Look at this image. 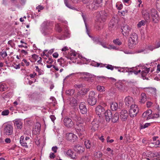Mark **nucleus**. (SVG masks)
Masks as SVG:
<instances>
[{
  "label": "nucleus",
  "mask_w": 160,
  "mask_h": 160,
  "mask_svg": "<svg viewBox=\"0 0 160 160\" xmlns=\"http://www.w3.org/2000/svg\"><path fill=\"white\" fill-rule=\"evenodd\" d=\"M142 13L144 19L147 22L150 20L151 16L154 22L157 23L159 21L158 15L157 10L154 9L143 10Z\"/></svg>",
  "instance_id": "1"
},
{
  "label": "nucleus",
  "mask_w": 160,
  "mask_h": 160,
  "mask_svg": "<svg viewBox=\"0 0 160 160\" xmlns=\"http://www.w3.org/2000/svg\"><path fill=\"white\" fill-rule=\"evenodd\" d=\"M72 118L73 120L77 122L75 127L76 131L79 136L84 135L85 133V128L82 123L83 122L81 117L75 114Z\"/></svg>",
  "instance_id": "2"
},
{
  "label": "nucleus",
  "mask_w": 160,
  "mask_h": 160,
  "mask_svg": "<svg viewBox=\"0 0 160 160\" xmlns=\"http://www.w3.org/2000/svg\"><path fill=\"white\" fill-rule=\"evenodd\" d=\"M138 38V35L136 33L134 32L132 33L128 41V45L129 48H132L135 46Z\"/></svg>",
  "instance_id": "3"
},
{
  "label": "nucleus",
  "mask_w": 160,
  "mask_h": 160,
  "mask_svg": "<svg viewBox=\"0 0 160 160\" xmlns=\"http://www.w3.org/2000/svg\"><path fill=\"white\" fill-rule=\"evenodd\" d=\"M139 108L135 104H132L130 106V109L129 115L132 118L136 116L139 111Z\"/></svg>",
  "instance_id": "4"
},
{
  "label": "nucleus",
  "mask_w": 160,
  "mask_h": 160,
  "mask_svg": "<svg viewBox=\"0 0 160 160\" xmlns=\"http://www.w3.org/2000/svg\"><path fill=\"white\" fill-rule=\"evenodd\" d=\"M95 93L93 91H90L89 92V97L88 99V104L91 105H94L97 102V100L94 96Z\"/></svg>",
  "instance_id": "5"
},
{
  "label": "nucleus",
  "mask_w": 160,
  "mask_h": 160,
  "mask_svg": "<svg viewBox=\"0 0 160 160\" xmlns=\"http://www.w3.org/2000/svg\"><path fill=\"white\" fill-rule=\"evenodd\" d=\"M4 131L6 135H10L13 133V128L12 126L10 124H8L5 126Z\"/></svg>",
  "instance_id": "6"
},
{
  "label": "nucleus",
  "mask_w": 160,
  "mask_h": 160,
  "mask_svg": "<svg viewBox=\"0 0 160 160\" xmlns=\"http://www.w3.org/2000/svg\"><path fill=\"white\" fill-rule=\"evenodd\" d=\"M64 125L68 128H71L74 125V123L71 119L69 118H65L63 120Z\"/></svg>",
  "instance_id": "7"
},
{
  "label": "nucleus",
  "mask_w": 160,
  "mask_h": 160,
  "mask_svg": "<svg viewBox=\"0 0 160 160\" xmlns=\"http://www.w3.org/2000/svg\"><path fill=\"white\" fill-rule=\"evenodd\" d=\"M130 27L127 25H124L122 28V32L123 34L126 36H128L131 31Z\"/></svg>",
  "instance_id": "8"
},
{
  "label": "nucleus",
  "mask_w": 160,
  "mask_h": 160,
  "mask_svg": "<svg viewBox=\"0 0 160 160\" xmlns=\"http://www.w3.org/2000/svg\"><path fill=\"white\" fill-rule=\"evenodd\" d=\"M95 111L97 114L98 115L99 117H100L101 115L104 113L105 110L102 107L98 105L96 107Z\"/></svg>",
  "instance_id": "9"
},
{
  "label": "nucleus",
  "mask_w": 160,
  "mask_h": 160,
  "mask_svg": "<svg viewBox=\"0 0 160 160\" xmlns=\"http://www.w3.org/2000/svg\"><path fill=\"white\" fill-rule=\"evenodd\" d=\"M124 101L125 105L127 106H131L134 103L133 98L129 96L126 97L125 98Z\"/></svg>",
  "instance_id": "10"
},
{
  "label": "nucleus",
  "mask_w": 160,
  "mask_h": 160,
  "mask_svg": "<svg viewBox=\"0 0 160 160\" xmlns=\"http://www.w3.org/2000/svg\"><path fill=\"white\" fill-rule=\"evenodd\" d=\"M152 112V111L151 109L147 110L143 113L142 115V118L145 120L150 119H148V118H149V116L151 117Z\"/></svg>",
  "instance_id": "11"
},
{
  "label": "nucleus",
  "mask_w": 160,
  "mask_h": 160,
  "mask_svg": "<svg viewBox=\"0 0 160 160\" xmlns=\"http://www.w3.org/2000/svg\"><path fill=\"white\" fill-rule=\"evenodd\" d=\"M14 125L17 129H21L22 127V120L19 119H17L14 120Z\"/></svg>",
  "instance_id": "12"
},
{
  "label": "nucleus",
  "mask_w": 160,
  "mask_h": 160,
  "mask_svg": "<svg viewBox=\"0 0 160 160\" xmlns=\"http://www.w3.org/2000/svg\"><path fill=\"white\" fill-rule=\"evenodd\" d=\"M128 114L126 110H122L120 113V118L122 121H125L127 118Z\"/></svg>",
  "instance_id": "13"
},
{
  "label": "nucleus",
  "mask_w": 160,
  "mask_h": 160,
  "mask_svg": "<svg viewBox=\"0 0 160 160\" xmlns=\"http://www.w3.org/2000/svg\"><path fill=\"white\" fill-rule=\"evenodd\" d=\"M80 112L82 114H85L87 112V109L85 106V103L84 102L80 103L79 106Z\"/></svg>",
  "instance_id": "14"
},
{
  "label": "nucleus",
  "mask_w": 160,
  "mask_h": 160,
  "mask_svg": "<svg viewBox=\"0 0 160 160\" xmlns=\"http://www.w3.org/2000/svg\"><path fill=\"white\" fill-rule=\"evenodd\" d=\"M84 144L87 149H90L91 147H94L95 144L93 142L88 140H85L84 142Z\"/></svg>",
  "instance_id": "15"
},
{
  "label": "nucleus",
  "mask_w": 160,
  "mask_h": 160,
  "mask_svg": "<svg viewBox=\"0 0 160 160\" xmlns=\"http://www.w3.org/2000/svg\"><path fill=\"white\" fill-rule=\"evenodd\" d=\"M106 121L107 122H109L112 118V113L110 110H108L106 111L104 113Z\"/></svg>",
  "instance_id": "16"
},
{
  "label": "nucleus",
  "mask_w": 160,
  "mask_h": 160,
  "mask_svg": "<svg viewBox=\"0 0 160 160\" xmlns=\"http://www.w3.org/2000/svg\"><path fill=\"white\" fill-rule=\"evenodd\" d=\"M99 7L98 6L95 1H93L92 3L89 4L87 6V8L91 10L97 9Z\"/></svg>",
  "instance_id": "17"
},
{
  "label": "nucleus",
  "mask_w": 160,
  "mask_h": 160,
  "mask_svg": "<svg viewBox=\"0 0 160 160\" xmlns=\"http://www.w3.org/2000/svg\"><path fill=\"white\" fill-rule=\"evenodd\" d=\"M105 21V19H102L101 18H98L97 19V25L96 26V28L98 30H99L101 29V27L102 26V24H100L99 23L102 24V22H103Z\"/></svg>",
  "instance_id": "18"
},
{
  "label": "nucleus",
  "mask_w": 160,
  "mask_h": 160,
  "mask_svg": "<svg viewBox=\"0 0 160 160\" xmlns=\"http://www.w3.org/2000/svg\"><path fill=\"white\" fill-rule=\"evenodd\" d=\"M77 136L72 133H67L66 135V138L68 140L71 141L76 139Z\"/></svg>",
  "instance_id": "19"
},
{
  "label": "nucleus",
  "mask_w": 160,
  "mask_h": 160,
  "mask_svg": "<svg viewBox=\"0 0 160 160\" xmlns=\"http://www.w3.org/2000/svg\"><path fill=\"white\" fill-rule=\"evenodd\" d=\"M74 150L79 153H82L85 150L84 148L79 145H75L74 148Z\"/></svg>",
  "instance_id": "20"
},
{
  "label": "nucleus",
  "mask_w": 160,
  "mask_h": 160,
  "mask_svg": "<svg viewBox=\"0 0 160 160\" xmlns=\"http://www.w3.org/2000/svg\"><path fill=\"white\" fill-rule=\"evenodd\" d=\"M66 154L72 158L75 159L76 158V156L75 153L71 149L68 150L67 151Z\"/></svg>",
  "instance_id": "21"
},
{
  "label": "nucleus",
  "mask_w": 160,
  "mask_h": 160,
  "mask_svg": "<svg viewBox=\"0 0 160 160\" xmlns=\"http://www.w3.org/2000/svg\"><path fill=\"white\" fill-rule=\"evenodd\" d=\"M52 32V28H45L42 31V33L44 36H48Z\"/></svg>",
  "instance_id": "22"
},
{
  "label": "nucleus",
  "mask_w": 160,
  "mask_h": 160,
  "mask_svg": "<svg viewBox=\"0 0 160 160\" xmlns=\"http://www.w3.org/2000/svg\"><path fill=\"white\" fill-rule=\"evenodd\" d=\"M147 101V97L144 93H142L140 95L139 102L142 103H144Z\"/></svg>",
  "instance_id": "23"
},
{
  "label": "nucleus",
  "mask_w": 160,
  "mask_h": 160,
  "mask_svg": "<svg viewBox=\"0 0 160 160\" xmlns=\"http://www.w3.org/2000/svg\"><path fill=\"white\" fill-rule=\"evenodd\" d=\"M52 26V22H50L48 21H44L42 24V26L45 28H51Z\"/></svg>",
  "instance_id": "24"
},
{
  "label": "nucleus",
  "mask_w": 160,
  "mask_h": 160,
  "mask_svg": "<svg viewBox=\"0 0 160 160\" xmlns=\"http://www.w3.org/2000/svg\"><path fill=\"white\" fill-rule=\"evenodd\" d=\"M118 119L119 115L117 113H115L113 116H112V121L113 123L117 122L118 121Z\"/></svg>",
  "instance_id": "25"
},
{
  "label": "nucleus",
  "mask_w": 160,
  "mask_h": 160,
  "mask_svg": "<svg viewBox=\"0 0 160 160\" xmlns=\"http://www.w3.org/2000/svg\"><path fill=\"white\" fill-rule=\"evenodd\" d=\"M111 108L112 111H116L118 108V105L117 103L112 102L111 104Z\"/></svg>",
  "instance_id": "26"
},
{
  "label": "nucleus",
  "mask_w": 160,
  "mask_h": 160,
  "mask_svg": "<svg viewBox=\"0 0 160 160\" xmlns=\"http://www.w3.org/2000/svg\"><path fill=\"white\" fill-rule=\"evenodd\" d=\"M92 40L93 42L95 44H100L101 41L100 40V39L99 37H95L92 38Z\"/></svg>",
  "instance_id": "27"
},
{
  "label": "nucleus",
  "mask_w": 160,
  "mask_h": 160,
  "mask_svg": "<svg viewBox=\"0 0 160 160\" xmlns=\"http://www.w3.org/2000/svg\"><path fill=\"white\" fill-rule=\"evenodd\" d=\"M7 88V85L4 83H0V91H5Z\"/></svg>",
  "instance_id": "28"
},
{
  "label": "nucleus",
  "mask_w": 160,
  "mask_h": 160,
  "mask_svg": "<svg viewBox=\"0 0 160 160\" xmlns=\"http://www.w3.org/2000/svg\"><path fill=\"white\" fill-rule=\"evenodd\" d=\"M64 4H65L66 6L67 7L69 8L70 9H75V8L72 6L68 2V0H64Z\"/></svg>",
  "instance_id": "29"
},
{
  "label": "nucleus",
  "mask_w": 160,
  "mask_h": 160,
  "mask_svg": "<svg viewBox=\"0 0 160 160\" xmlns=\"http://www.w3.org/2000/svg\"><path fill=\"white\" fill-rule=\"evenodd\" d=\"M92 65L93 66L95 67H98L100 66V67H105L107 65L106 64H103L102 63L100 64L98 63H97L95 62H94L93 63H92Z\"/></svg>",
  "instance_id": "30"
},
{
  "label": "nucleus",
  "mask_w": 160,
  "mask_h": 160,
  "mask_svg": "<svg viewBox=\"0 0 160 160\" xmlns=\"http://www.w3.org/2000/svg\"><path fill=\"white\" fill-rule=\"evenodd\" d=\"M150 155V156H149V157H150L151 158H147V159L148 160H157V158H152V157H154L155 155L154 153L152 152H150V154H149Z\"/></svg>",
  "instance_id": "31"
},
{
  "label": "nucleus",
  "mask_w": 160,
  "mask_h": 160,
  "mask_svg": "<svg viewBox=\"0 0 160 160\" xmlns=\"http://www.w3.org/2000/svg\"><path fill=\"white\" fill-rule=\"evenodd\" d=\"M137 68L133 67L132 68H131V72H133L135 75H137L139 73H140L141 72V70H140L136 71L137 70Z\"/></svg>",
  "instance_id": "32"
},
{
  "label": "nucleus",
  "mask_w": 160,
  "mask_h": 160,
  "mask_svg": "<svg viewBox=\"0 0 160 160\" xmlns=\"http://www.w3.org/2000/svg\"><path fill=\"white\" fill-rule=\"evenodd\" d=\"M97 90L100 92H104L105 90L104 87L102 86L98 85L97 87Z\"/></svg>",
  "instance_id": "33"
},
{
  "label": "nucleus",
  "mask_w": 160,
  "mask_h": 160,
  "mask_svg": "<svg viewBox=\"0 0 160 160\" xmlns=\"http://www.w3.org/2000/svg\"><path fill=\"white\" fill-rule=\"evenodd\" d=\"M146 24V22L144 20H142L138 22L137 24L138 28H140L142 26H144Z\"/></svg>",
  "instance_id": "34"
},
{
  "label": "nucleus",
  "mask_w": 160,
  "mask_h": 160,
  "mask_svg": "<svg viewBox=\"0 0 160 160\" xmlns=\"http://www.w3.org/2000/svg\"><path fill=\"white\" fill-rule=\"evenodd\" d=\"M58 62H59V65L60 66H61L63 64H64V63L65 62V61L64 59L62 58H60L58 60Z\"/></svg>",
  "instance_id": "35"
},
{
  "label": "nucleus",
  "mask_w": 160,
  "mask_h": 160,
  "mask_svg": "<svg viewBox=\"0 0 160 160\" xmlns=\"http://www.w3.org/2000/svg\"><path fill=\"white\" fill-rule=\"evenodd\" d=\"M70 56L72 57L71 58H73V59H76L75 57L76 55V52L74 51H71L69 52Z\"/></svg>",
  "instance_id": "36"
},
{
  "label": "nucleus",
  "mask_w": 160,
  "mask_h": 160,
  "mask_svg": "<svg viewBox=\"0 0 160 160\" xmlns=\"http://www.w3.org/2000/svg\"><path fill=\"white\" fill-rule=\"evenodd\" d=\"M66 93L67 95L71 96L74 93V90L73 89H70L66 91Z\"/></svg>",
  "instance_id": "37"
},
{
  "label": "nucleus",
  "mask_w": 160,
  "mask_h": 160,
  "mask_svg": "<svg viewBox=\"0 0 160 160\" xmlns=\"http://www.w3.org/2000/svg\"><path fill=\"white\" fill-rule=\"evenodd\" d=\"M159 117V114L158 113H155L153 114H151V117L148 118V119H154L155 118H157Z\"/></svg>",
  "instance_id": "38"
},
{
  "label": "nucleus",
  "mask_w": 160,
  "mask_h": 160,
  "mask_svg": "<svg viewBox=\"0 0 160 160\" xmlns=\"http://www.w3.org/2000/svg\"><path fill=\"white\" fill-rule=\"evenodd\" d=\"M153 144L157 146L158 147L160 148V141L159 140H158L156 141H155L154 142H153V143H150L149 145H150L151 144Z\"/></svg>",
  "instance_id": "39"
},
{
  "label": "nucleus",
  "mask_w": 160,
  "mask_h": 160,
  "mask_svg": "<svg viewBox=\"0 0 160 160\" xmlns=\"http://www.w3.org/2000/svg\"><path fill=\"white\" fill-rule=\"evenodd\" d=\"M113 42L115 44L118 45H120L122 44L121 42L118 39L114 40Z\"/></svg>",
  "instance_id": "40"
},
{
  "label": "nucleus",
  "mask_w": 160,
  "mask_h": 160,
  "mask_svg": "<svg viewBox=\"0 0 160 160\" xmlns=\"http://www.w3.org/2000/svg\"><path fill=\"white\" fill-rule=\"evenodd\" d=\"M116 86L118 89H121L123 88V85L122 83L120 82L116 83L115 84Z\"/></svg>",
  "instance_id": "41"
},
{
  "label": "nucleus",
  "mask_w": 160,
  "mask_h": 160,
  "mask_svg": "<svg viewBox=\"0 0 160 160\" xmlns=\"http://www.w3.org/2000/svg\"><path fill=\"white\" fill-rule=\"evenodd\" d=\"M55 29L56 31H58V32H60L62 31V28L60 27L59 25L58 24L56 25L55 26Z\"/></svg>",
  "instance_id": "42"
},
{
  "label": "nucleus",
  "mask_w": 160,
  "mask_h": 160,
  "mask_svg": "<svg viewBox=\"0 0 160 160\" xmlns=\"http://www.w3.org/2000/svg\"><path fill=\"white\" fill-rule=\"evenodd\" d=\"M0 55L3 58H4L7 56V54L6 51H2L0 52Z\"/></svg>",
  "instance_id": "43"
},
{
  "label": "nucleus",
  "mask_w": 160,
  "mask_h": 160,
  "mask_svg": "<svg viewBox=\"0 0 160 160\" xmlns=\"http://www.w3.org/2000/svg\"><path fill=\"white\" fill-rule=\"evenodd\" d=\"M9 113V111L8 110H6L3 111L1 113L2 115L3 116H6L8 115Z\"/></svg>",
  "instance_id": "44"
},
{
  "label": "nucleus",
  "mask_w": 160,
  "mask_h": 160,
  "mask_svg": "<svg viewBox=\"0 0 160 160\" xmlns=\"http://www.w3.org/2000/svg\"><path fill=\"white\" fill-rule=\"evenodd\" d=\"M105 67L108 69H110L111 70H112L114 69V68L115 67L111 65L107 64Z\"/></svg>",
  "instance_id": "45"
},
{
  "label": "nucleus",
  "mask_w": 160,
  "mask_h": 160,
  "mask_svg": "<svg viewBox=\"0 0 160 160\" xmlns=\"http://www.w3.org/2000/svg\"><path fill=\"white\" fill-rule=\"evenodd\" d=\"M102 0H94V1L98 4L99 7H101L102 5Z\"/></svg>",
  "instance_id": "46"
},
{
  "label": "nucleus",
  "mask_w": 160,
  "mask_h": 160,
  "mask_svg": "<svg viewBox=\"0 0 160 160\" xmlns=\"http://www.w3.org/2000/svg\"><path fill=\"white\" fill-rule=\"evenodd\" d=\"M20 142L22 146L26 148L28 147L27 144L25 140L24 141Z\"/></svg>",
  "instance_id": "47"
},
{
  "label": "nucleus",
  "mask_w": 160,
  "mask_h": 160,
  "mask_svg": "<svg viewBox=\"0 0 160 160\" xmlns=\"http://www.w3.org/2000/svg\"><path fill=\"white\" fill-rule=\"evenodd\" d=\"M54 62V60L52 58H49L48 60L46 61L47 63L49 64H52Z\"/></svg>",
  "instance_id": "48"
},
{
  "label": "nucleus",
  "mask_w": 160,
  "mask_h": 160,
  "mask_svg": "<svg viewBox=\"0 0 160 160\" xmlns=\"http://www.w3.org/2000/svg\"><path fill=\"white\" fill-rule=\"evenodd\" d=\"M32 57L35 60V61H36L38 59L39 57L38 55L36 54H33L32 55Z\"/></svg>",
  "instance_id": "49"
},
{
  "label": "nucleus",
  "mask_w": 160,
  "mask_h": 160,
  "mask_svg": "<svg viewBox=\"0 0 160 160\" xmlns=\"http://www.w3.org/2000/svg\"><path fill=\"white\" fill-rule=\"evenodd\" d=\"M115 25V22H113V19L111 20V22L109 24V26L111 27H112L114 26Z\"/></svg>",
  "instance_id": "50"
},
{
  "label": "nucleus",
  "mask_w": 160,
  "mask_h": 160,
  "mask_svg": "<svg viewBox=\"0 0 160 160\" xmlns=\"http://www.w3.org/2000/svg\"><path fill=\"white\" fill-rule=\"evenodd\" d=\"M92 127L94 129H96L98 127V124H96L94 122H92Z\"/></svg>",
  "instance_id": "51"
},
{
  "label": "nucleus",
  "mask_w": 160,
  "mask_h": 160,
  "mask_svg": "<svg viewBox=\"0 0 160 160\" xmlns=\"http://www.w3.org/2000/svg\"><path fill=\"white\" fill-rule=\"evenodd\" d=\"M115 68L116 69L118 68V72H125V68H119L117 67H115Z\"/></svg>",
  "instance_id": "52"
},
{
  "label": "nucleus",
  "mask_w": 160,
  "mask_h": 160,
  "mask_svg": "<svg viewBox=\"0 0 160 160\" xmlns=\"http://www.w3.org/2000/svg\"><path fill=\"white\" fill-rule=\"evenodd\" d=\"M43 8H44L42 6L39 5L36 7V9H38V12H39L41 10H42Z\"/></svg>",
  "instance_id": "53"
},
{
  "label": "nucleus",
  "mask_w": 160,
  "mask_h": 160,
  "mask_svg": "<svg viewBox=\"0 0 160 160\" xmlns=\"http://www.w3.org/2000/svg\"><path fill=\"white\" fill-rule=\"evenodd\" d=\"M152 102L150 101H148L146 103V105L148 108H150L152 105Z\"/></svg>",
  "instance_id": "54"
},
{
  "label": "nucleus",
  "mask_w": 160,
  "mask_h": 160,
  "mask_svg": "<svg viewBox=\"0 0 160 160\" xmlns=\"http://www.w3.org/2000/svg\"><path fill=\"white\" fill-rule=\"evenodd\" d=\"M151 124V123H145L143 126H142V128H145L148 127L149 126H150Z\"/></svg>",
  "instance_id": "55"
},
{
  "label": "nucleus",
  "mask_w": 160,
  "mask_h": 160,
  "mask_svg": "<svg viewBox=\"0 0 160 160\" xmlns=\"http://www.w3.org/2000/svg\"><path fill=\"white\" fill-rule=\"evenodd\" d=\"M22 61L26 64V66H28L29 65L30 62H28L26 59H23L22 60Z\"/></svg>",
  "instance_id": "56"
},
{
  "label": "nucleus",
  "mask_w": 160,
  "mask_h": 160,
  "mask_svg": "<svg viewBox=\"0 0 160 160\" xmlns=\"http://www.w3.org/2000/svg\"><path fill=\"white\" fill-rule=\"evenodd\" d=\"M156 5L157 8H160V0H157V1Z\"/></svg>",
  "instance_id": "57"
},
{
  "label": "nucleus",
  "mask_w": 160,
  "mask_h": 160,
  "mask_svg": "<svg viewBox=\"0 0 160 160\" xmlns=\"http://www.w3.org/2000/svg\"><path fill=\"white\" fill-rule=\"evenodd\" d=\"M71 103H72L74 105H76L77 104V101L75 98H72V100L71 101Z\"/></svg>",
  "instance_id": "58"
},
{
  "label": "nucleus",
  "mask_w": 160,
  "mask_h": 160,
  "mask_svg": "<svg viewBox=\"0 0 160 160\" xmlns=\"http://www.w3.org/2000/svg\"><path fill=\"white\" fill-rule=\"evenodd\" d=\"M58 148L56 146L53 147L52 148V150L54 153L57 152Z\"/></svg>",
  "instance_id": "59"
},
{
  "label": "nucleus",
  "mask_w": 160,
  "mask_h": 160,
  "mask_svg": "<svg viewBox=\"0 0 160 160\" xmlns=\"http://www.w3.org/2000/svg\"><path fill=\"white\" fill-rule=\"evenodd\" d=\"M53 68H54L55 70L56 71H58L60 68V67L59 66H58L57 65H54L53 66Z\"/></svg>",
  "instance_id": "60"
},
{
  "label": "nucleus",
  "mask_w": 160,
  "mask_h": 160,
  "mask_svg": "<svg viewBox=\"0 0 160 160\" xmlns=\"http://www.w3.org/2000/svg\"><path fill=\"white\" fill-rule=\"evenodd\" d=\"M88 156H85L82 157L81 160H88Z\"/></svg>",
  "instance_id": "61"
},
{
  "label": "nucleus",
  "mask_w": 160,
  "mask_h": 160,
  "mask_svg": "<svg viewBox=\"0 0 160 160\" xmlns=\"http://www.w3.org/2000/svg\"><path fill=\"white\" fill-rule=\"evenodd\" d=\"M37 75V73L35 72H33V73L29 75V76L31 78H34Z\"/></svg>",
  "instance_id": "62"
},
{
  "label": "nucleus",
  "mask_w": 160,
  "mask_h": 160,
  "mask_svg": "<svg viewBox=\"0 0 160 160\" xmlns=\"http://www.w3.org/2000/svg\"><path fill=\"white\" fill-rule=\"evenodd\" d=\"M55 157L54 153L52 152H51L50 154L49 157L50 158H54Z\"/></svg>",
  "instance_id": "63"
},
{
  "label": "nucleus",
  "mask_w": 160,
  "mask_h": 160,
  "mask_svg": "<svg viewBox=\"0 0 160 160\" xmlns=\"http://www.w3.org/2000/svg\"><path fill=\"white\" fill-rule=\"evenodd\" d=\"M155 47L156 48H158L160 47V41H158L156 43Z\"/></svg>",
  "instance_id": "64"
}]
</instances>
